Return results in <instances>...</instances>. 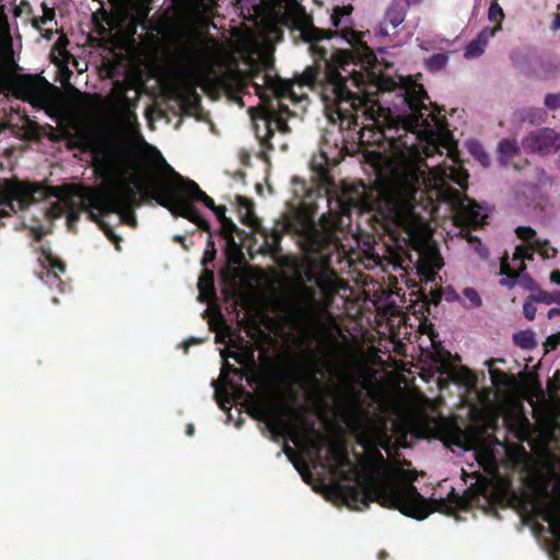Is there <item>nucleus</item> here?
Masks as SVG:
<instances>
[{"instance_id": "nucleus-1", "label": "nucleus", "mask_w": 560, "mask_h": 560, "mask_svg": "<svg viewBox=\"0 0 560 560\" xmlns=\"http://www.w3.org/2000/svg\"><path fill=\"white\" fill-rule=\"evenodd\" d=\"M364 36L352 28V66H360L370 80L366 84L364 74L352 69V85L358 89L352 91V131L361 112L392 151L390 159L377 152L369 155V163L383 182L380 196L384 209L376 213L385 229L399 233L405 242L406 234L413 238L424 231V220L416 212L419 200L427 197L445 202L451 207L458 234L479 256L487 257L488 250L469 231L485 223L486 210L451 185L465 189L467 172L454 164L427 162L435 154L441 156L443 148L455 163V142L444 118L438 116L436 107L431 109L425 104L427 92L410 77L396 80L377 75L376 56Z\"/></svg>"}, {"instance_id": "nucleus-2", "label": "nucleus", "mask_w": 560, "mask_h": 560, "mask_svg": "<svg viewBox=\"0 0 560 560\" xmlns=\"http://www.w3.org/2000/svg\"><path fill=\"white\" fill-rule=\"evenodd\" d=\"M330 20L336 31L319 28L313 24L301 30L303 40L311 44L312 54L317 61L306 67L294 81H284L272 74L269 61L258 62L253 59L247 71L237 67L226 69L215 78V85L231 98L235 97L234 94L244 92L249 84L261 100L265 97L264 91H270L275 97L295 98L294 85L317 91L332 128L326 131L318 153L311 159L312 179L326 190L329 205L335 202L339 210L328 213L350 218V183L348 178L337 183L332 173L334 167L350 155V110L342 106L350 105V72H347L350 49L336 48L327 58V49L318 45L323 39L337 36L350 44V4L335 7Z\"/></svg>"}, {"instance_id": "nucleus-3", "label": "nucleus", "mask_w": 560, "mask_h": 560, "mask_svg": "<svg viewBox=\"0 0 560 560\" xmlns=\"http://www.w3.org/2000/svg\"><path fill=\"white\" fill-rule=\"evenodd\" d=\"M361 363L358 337L352 331V511H363L376 502L406 516L424 520L432 511L450 514L463 508L464 499L455 494L448 501H428L402 469L384 458L380 447L386 444V424L376 417L362 413L359 406L355 385Z\"/></svg>"}, {"instance_id": "nucleus-4", "label": "nucleus", "mask_w": 560, "mask_h": 560, "mask_svg": "<svg viewBox=\"0 0 560 560\" xmlns=\"http://www.w3.org/2000/svg\"><path fill=\"white\" fill-rule=\"evenodd\" d=\"M254 419L264 421L272 436H288L295 445H304L315 466L328 470L329 482L324 485L325 498L334 505L350 509V456L347 446L317 431L315 422H306L301 407L282 404L279 408L257 404L250 410Z\"/></svg>"}, {"instance_id": "nucleus-5", "label": "nucleus", "mask_w": 560, "mask_h": 560, "mask_svg": "<svg viewBox=\"0 0 560 560\" xmlns=\"http://www.w3.org/2000/svg\"><path fill=\"white\" fill-rule=\"evenodd\" d=\"M165 174L150 173L141 176L138 189L143 196L166 208L174 217H182L195 223L200 230L210 232V223L201 217L195 202L212 210L215 203L199 185L183 177L164 158H161Z\"/></svg>"}, {"instance_id": "nucleus-6", "label": "nucleus", "mask_w": 560, "mask_h": 560, "mask_svg": "<svg viewBox=\"0 0 560 560\" xmlns=\"http://www.w3.org/2000/svg\"><path fill=\"white\" fill-rule=\"evenodd\" d=\"M138 183L132 187L129 182L122 180L106 194L90 187H74L71 196L66 198L67 226L77 233V223L83 210L94 207L102 213H124L130 211L138 200Z\"/></svg>"}, {"instance_id": "nucleus-7", "label": "nucleus", "mask_w": 560, "mask_h": 560, "mask_svg": "<svg viewBox=\"0 0 560 560\" xmlns=\"http://www.w3.org/2000/svg\"><path fill=\"white\" fill-rule=\"evenodd\" d=\"M515 232L526 244L516 246L511 259L509 256L501 259L500 269L504 277L500 280V283L505 287H513L518 283L530 289L533 280L525 272V260H532L535 254H538L542 259L552 258L556 256L557 249L547 240L537 238L536 232L532 228L520 226Z\"/></svg>"}, {"instance_id": "nucleus-8", "label": "nucleus", "mask_w": 560, "mask_h": 560, "mask_svg": "<svg viewBox=\"0 0 560 560\" xmlns=\"http://www.w3.org/2000/svg\"><path fill=\"white\" fill-rule=\"evenodd\" d=\"M52 189L40 183L0 179V206L18 212L47 199Z\"/></svg>"}, {"instance_id": "nucleus-9", "label": "nucleus", "mask_w": 560, "mask_h": 560, "mask_svg": "<svg viewBox=\"0 0 560 560\" xmlns=\"http://www.w3.org/2000/svg\"><path fill=\"white\" fill-rule=\"evenodd\" d=\"M522 145L525 150L539 154H550L560 150V131L552 128H539L527 133Z\"/></svg>"}, {"instance_id": "nucleus-10", "label": "nucleus", "mask_w": 560, "mask_h": 560, "mask_svg": "<svg viewBox=\"0 0 560 560\" xmlns=\"http://www.w3.org/2000/svg\"><path fill=\"white\" fill-rule=\"evenodd\" d=\"M544 520L548 523L555 542L549 548L553 560H560V500L553 499L546 508Z\"/></svg>"}, {"instance_id": "nucleus-11", "label": "nucleus", "mask_w": 560, "mask_h": 560, "mask_svg": "<svg viewBox=\"0 0 560 560\" xmlns=\"http://www.w3.org/2000/svg\"><path fill=\"white\" fill-rule=\"evenodd\" d=\"M443 260L440 254L432 247H427L419 253L417 269L427 281L436 283L438 271L442 268Z\"/></svg>"}, {"instance_id": "nucleus-12", "label": "nucleus", "mask_w": 560, "mask_h": 560, "mask_svg": "<svg viewBox=\"0 0 560 560\" xmlns=\"http://www.w3.org/2000/svg\"><path fill=\"white\" fill-rule=\"evenodd\" d=\"M287 228V224L279 220L275 223V226L271 230L266 228H256V231L265 238V243L261 246V252L264 254L277 256L281 253V241Z\"/></svg>"}, {"instance_id": "nucleus-13", "label": "nucleus", "mask_w": 560, "mask_h": 560, "mask_svg": "<svg viewBox=\"0 0 560 560\" xmlns=\"http://www.w3.org/2000/svg\"><path fill=\"white\" fill-rule=\"evenodd\" d=\"M343 406L342 421L350 429V339L343 337Z\"/></svg>"}, {"instance_id": "nucleus-14", "label": "nucleus", "mask_w": 560, "mask_h": 560, "mask_svg": "<svg viewBox=\"0 0 560 560\" xmlns=\"http://www.w3.org/2000/svg\"><path fill=\"white\" fill-rule=\"evenodd\" d=\"M43 260H40L43 267L46 269L45 277H40L49 285L60 283L58 272L66 271V264L57 256H55L50 248L42 247Z\"/></svg>"}, {"instance_id": "nucleus-15", "label": "nucleus", "mask_w": 560, "mask_h": 560, "mask_svg": "<svg viewBox=\"0 0 560 560\" xmlns=\"http://www.w3.org/2000/svg\"><path fill=\"white\" fill-rule=\"evenodd\" d=\"M500 31V26H494L492 28L486 27L479 32L476 39L471 40L465 49L464 56L466 59H475L480 57L485 48L488 45V42L495 36V34Z\"/></svg>"}, {"instance_id": "nucleus-16", "label": "nucleus", "mask_w": 560, "mask_h": 560, "mask_svg": "<svg viewBox=\"0 0 560 560\" xmlns=\"http://www.w3.org/2000/svg\"><path fill=\"white\" fill-rule=\"evenodd\" d=\"M236 201L241 222L248 226H255L257 219L254 214L253 202L244 196H236Z\"/></svg>"}, {"instance_id": "nucleus-17", "label": "nucleus", "mask_w": 560, "mask_h": 560, "mask_svg": "<svg viewBox=\"0 0 560 560\" xmlns=\"http://www.w3.org/2000/svg\"><path fill=\"white\" fill-rule=\"evenodd\" d=\"M405 20V11L399 5H392L385 15L384 22L380 27V34L385 36L387 35L386 26L390 25L393 28H396L400 25Z\"/></svg>"}, {"instance_id": "nucleus-18", "label": "nucleus", "mask_w": 560, "mask_h": 560, "mask_svg": "<svg viewBox=\"0 0 560 560\" xmlns=\"http://www.w3.org/2000/svg\"><path fill=\"white\" fill-rule=\"evenodd\" d=\"M499 161L503 166L518 154V144L515 140L503 139L498 144Z\"/></svg>"}, {"instance_id": "nucleus-19", "label": "nucleus", "mask_w": 560, "mask_h": 560, "mask_svg": "<svg viewBox=\"0 0 560 560\" xmlns=\"http://www.w3.org/2000/svg\"><path fill=\"white\" fill-rule=\"evenodd\" d=\"M198 289L200 295L205 296L206 299H212L214 296V275L212 271H202L201 276L198 279Z\"/></svg>"}, {"instance_id": "nucleus-20", "label": "nucleus", "mask_w": 560, "mask_h": 560, "mask_svg": "<svg viewBox=\"0 0 560 560\" xmlns=\"http://www.w3.org/2000/svg\"><path fill=\"white\" fill-rule=\"evenodd\" d=\"M272 124L276 125V127L280 130H288V125L287 122L280 118V117H277L275 120H271V119H267L265 121V136L261 137V144L269 149V150H272L273 147L272 144L270 143V138H272L275 136V128L272 127Z\"/></svg>"}, {"instance_id": "nucleus-21", "label": "nucleus", "mask_w": 560, "mask_h": 560, "mask_svg": "<svg viewBox=\"0 0 560 560\" xmlns=\"http://www.w3.org/2000/svg\"><path fill=\"white\" fill-rule=\"evenodd\" d=\"M225 241V255L230 262L241 264L244 260L242 245L235 241V237L224 238Z\"/></svg>"}, {"instance_id": "nucleus-22", "label": "nucleus", "mask_w": 560, "mask_h": 560, "mask_svg": "<svg viewBox=\"0 0 560 560\" xmlns=\"http://www.w3.org/2000/svg\"><path fill=\"white\" fill-rule=\"evenodd\" d=\"M456 300L467 310L481 306L482 300L476 289L467 287L463 290V299L458 295Z\"/></svg>"}, {"instance_id": "nucleus-23", "label": "nucleus", "mask_w": 560, "mask_h": 560, "mask_svg": "<svg viewBox=\"0 0 560 560\" xmlns=\"http://www.w3.org/2000/svg\"><path fill=\"white\" fill-rule=\"evenodd\" d=\"M520 117L523 121L532 125H539L546 120L547 113L542 108L527 107L521 110Z\"/></svg>"}, {"instance_id": "nucleus-24", "label": "nucleus", "mask_w": 560, "mask_h": 560, "mask_svg": "<svg viewBox=\"0 0 560 560\" xmlns=\"http://www.w3.org/2000/svg\"><path fill=\"white\" fill-rule=\"evenodd\" d=\"M176 98L184 105H190L192 107L200 105V96L197 93L196 86L190 85L186 91H176Z\"/></svg>"}, {"instance_id": "nucleus-25", "label": "nucleus", "mask_w": 560, "mask_h": 560, "mask_svg": "<svg viewBox=\"0 0 560 560\" xmlns=\"http://www.w3.org/2000/svg\"><path fill=\"white\" fill-rule=\"evenodd\" d=\"M468 150L470 154L483 166L488 167L490 165V158L488 153L485 151L483 147L476 140H470L467 142Z\"/></svg>"}, {"instance_id": "nucleus-26", "label": "nucleus", "mask_w": 560, "mask_h": 560, "mask_svg": "<svg viewBox=\"0 0 560 560\" xmlns=\"http://www.w3.org/2000/svg\"><path fill=\"white\" fill-rule=\"evenodd\" d=\"M513 340L523 349H533L536 346L535 334L532 330H523L514 334Z\"/></svg>"}, {"instance_id": "nucleus-27", "label": "nucleus", "mask_w": 560, "mask_h": 560, "mask_svg": "<svg viewBox=\"0 0 560 560\" xmlns=\"http://www.w3.org/2000/svg\"><path fill=\"white\" fill-rule=\"evenodd\" d=\"M448 62V54H435L425 60V67L431 72H438L445 68Z\"/></svg>"}, {"instance_id": "nucleus-28", "label": "nucleus", "mask_w": 560, "mask_h": 560, "mask_svg": "<svg viewBox=\"0 0 560 560\" xmlns=\"http://www.w3.org/2000/svg\"><path fill=\"white\" fill-rule=\"evenodd\" d=\"M207 233H208L207 245H206V249L203 253V257L201 259V265L205 267L212 264L217 257V248H215V243L213 241V233L211 230H210V232H207Z\"/></svg>"}, {"instance_id": "nucleus-29", "label": "nucleus", "mask_w": 560, "mask_h": 560, "mask_svg": "<svg viewBox=\"0 0 560 560\" xmlns=\"http://www.w3.org/2000/svg\"><path fill=\"white\" fill-rule=\"evenodd\" d=\"M535 303H544L547 305L550 304H560V292H545L537 291L529 296Z\"/></svg>"}, {"instance_id": "nucleus-30", "label": "nucleus", "mask_w": 560, "mask_h": 560, "mask_svg": "<svg viewBox=\"0 0 560 560\" xmlns=\"http://www.w3.org/2000/svg\"><path fill=\"white\" fill-rule=\"evenodd\" d=\"M244 231L238 229L237 225L230 218H224L220 222V235L222 238L234 237V234H243Z\"/></svg>"}, {"instance_id": "nucleus-31", "label": "nucleus", "mask_w": 560, "mask_h": 560, "mask_svg": "<svg viewBox=\"0 0 560 560\" xmlns=\"http://www.w3.org/2000/svg\"><path fill=\"white\" fill-rule=\"evenodd\" d=\"M451 376H452V378L455 382H458V383L463 384L466 387L474 386L475 381H476L475 376L472 375V373L468 369H466V368H462L458 371H453L451 373Z\"/></svg>"}, {"instance_id": "nucleus-32", "label": "nucleus", "mask_w": 560, "mask_h": 560, "mask_svg": "<svg viewBox=\"0 0 560 560\" xmlns=\"http://www.w3.org/2000/svg\"><path fill=\"white\" fill-rule=\"evenodd\" d=\"M373 240L371 237H368L366 241L363 242V252L365 253L366 257L364 261H361L360 264L363 265L365 268H374L378 265L377 256H375L372 252L373 249Z\"/></svg>"}, {"instance_id": "nucleus-33", "label": "nucleus", "mask_w": 560, "mask_h": 560, "mask_svg": "<svg viewBox=\"0 0 560 560\" xmlns=\"http://www.w3.org/2000/svg\"><path fill=\"white\" fill-rule=\"evenodd\" d=\"M97 171L103 176H112L117 171V163L114 156H108L107 159H104L97 164Z\"/></svg>"}, {"instance_id": "nucleus-34", "label": "nucleus", "mask_w": 560, "mask_h": 560, "mask_svg": "<svg viewBox=\"0 0 560 560\" xmlns=\"http://www.w3.org/2000/svg\"><path fill=\"white\" fill-rule=\"evenodd\" d=\"M488 19L491 22H494L495 26H501L502 21L504 20V12L498 2H495V1L491 2L489 10H488ZM501 28L502 27H500V30Z\"/></svg>"}, {"instance_id": "nucleus-35", "label": "nucleus", "mask_w": 560, "mask_h": 560, "mask_svg": "<svg viewBox=\"0 0 560 560\" xmlns=\"http://www.w3.org/2000/svg\"><path fill=\"white\" fill-rule=\"evenodd\" d=\"M300 90H303V89H300ZM294 93L296 94V97H295V98L290 97V96L281 97V98H280V97H276V98H277V101H278V105H279V110H280V113H282V114H289V113H290V110H289V106H288V105H285V104H283V100H287V98H288V100H291L292 102L296 103V102H301V101H303L304 98H307V93H306V92H304V91L296 92V91L294 90Z\"/></svg>"}, {"instance_id": "nucleus-36", "label": "nucleus", "mask_w": 560, "mask_h": 560, "mask_svg": "<svg viewBox=\"0 0 560 560\" xmlns=\"http://www.w3.org/2000/svg\"><path fill=\"white\" fill-rule=\"evenodd\" d=\"M92 145V139L89 135L81 133L78 136L75 141H71L69 144L70 149H79L81 151H86Z\"/></svg>"}, {"instance_id": "nucleus-37", "label": "nucleus", "mask_w": 560, "mask_h": 560, "mask_svg": "<svg viewBox=\"0 0 560 560\" xmlns=\"http://www.w3.org/2000/svg\"><path fill=\"white\" fill-rule=\"evenodd\" d=\"M67 212V207H66V199L62 200V202L60 201H56L54 202L48 211H47V215L51 219H56V218H60L61 215H63L65 213Z\"/></svg>"}, {"instance_id": "nucleus-38", "label": "nucleus", "mask_w": 560, "mask_h": 560, "mask_svg": "<svg viewBox=\"0 0 560 560\" xmlns=\"http://www.w3.org/2000/svg\"><path fill=\"white\" fill-rule=\"evenodd\" d=\"M98 228L104 232V234L107 236L108 240H110L113 243H115L116 248L120 249L119 242L121 241V237L118 236L112 226L106 223L104 220L98 224Z\"/></svg>"}, {"instance_id": "nucleus-39", "label": "nucleus", "mask_w": 560, "mask_h": 560, "mask_svg": "<svg viewBox=\"0 0 560 560\" xmlns=\"http://www.w3.org/2000/svg\"><path fill=\"white\" fill-rule=\"evenodd\" d=\"M547 108L556 110L560 108V92L555 94H547L544 101Z\"/></svg>"}, {"instance_id": "nucleus-40", "label": "nucleus", "mask_w": 560, "mask_h": 560, "mask_svg": "<svg viewBox=\"0 0 560 560\" xmlns=\"http://www.w3.org/2000/svg\"><path fill=\"white\" fill-rule=\"evenodd\" d=\"M536 311L537 310L535 307V302L530 298H528V300L523 305L524 316L528 320H533L535 318Z\"/></svg>"}, {"instance_id": "nucleus-41", "label": "nucleus", "mask_w": 560, "mask_h": 560, "mask_svg": "<svg viewBox=\"0 0 560 560\" xmlns=\"http://www.w3.org/2000/svg\"><path fill=\"white\" fill-rule=\"evenodd\" d=\"M55 18V11L54 9H50V8H47L46 5L44 7V15L40 18V22L43 24H46L48 21H51L54 20Z\"/></svg>"}, {"instance_id": "nucleus-42", "label": "nucleus", "mask_w": 560, "mask_h": 560, "mask_svg": "<svg viewBox=\"0 0 560 560\" xmlns=\"http://www.w3.org/2000/svg\"><path fill=\"white\" fill-rule=\"evenodd\" d=\"M96 210L94 207L89 208L88 210H83V212L88 213V219L97 225L103 221L98 214L94 212Z\"/></svg>"}, {"instance_id": "nucleus-43", "label": "nucleus", "mask_w": 560, "mask_h": 560, "mask_svg": "<svg viewBox=\"0 0 560 560\" xmlns=\"http://www.w3.org/2000/svg\"><path fill=\"white\" fill-rule=\"evenodd\" d=\"M213 213L215 214L219 222L224 220V218H228L225 215L226 208L224 206H217L212 209Z\"/></svg>"}, {"instance_id": "nucleus-44", "label": "nucleus", "mask_w": 560, "mask_h": 560, "mask_svg": "<svg viewBox=\"0 0 560 560\" xmlns=\"http://www.w3.org/2000/svg\"><path fill=\"white\" fill-rule=\"evenodd\" d=\"M8 25V18L4 12V7L0 4V30Z\"/></svg>"}, {"instance_id": "nucleus-45", "label": "nucleus", "mask_w": 560, "mask_h": 560, "mask_svg": "<svg viewBox=\"0 0 560 560\" xmlns=\"http://www.w3.org/2000/svg\"><path fill=\"white\" fill-rule=\"evenodd\" d=\"M550 280L553 283L560 284V271L559 270L552 271L550 275Z\"/></svg>"}, {"instance_id": "nucleus-46", "label": "nucleus", "mask_w": 560, "mask_h": 560, "mask_svg": "<svg viewBox=\"0 0 560 560\" xmlns=\"http://www.w3.org/2000/svg\"><path fill=\"white\" fill-rule=\"evenodd\" d=\"M283 452L284 454L290 458L292 459L293 455H294V451L291 446H289L287 443L283 445Z\"/></svg>"}, {"instance_id": "nucleus-47", "label": "nucleus", "mask_w": 560, "mask_h": 560, "mask_svg": "<svg viewBox=\"0 0 560 560\" xmlns=\"http://www.w3.org/2000/svg\"><path fill=\"white\" fill-rule=\"evenodd\" d=\"M351 266H352V283L355 282L357 284H359L357 278L354 276L357 273V264L354 262V258L353 257H352Z\"/></svg>"}, {"instance_id": "nucleus-48", "label": "nucleus", "mask_w": 560, "mask_h": 560, "mask_svg": "<svg viewBox=\"0 0 560 560\" xmlns=\"http://www.w3.org/2000/svg\"><path fill=\"white\" fill-rule=\"evenodd\" d=\"M221 355H222V358H224V359H226L228 357H233V358H235L238 362H241V360H240V355H238V354H234V353H229V354H228L226 350H222V351H221Z\"/></svg>"}, {"instance_id": "nucleus-49", "label": "nucleus", "mask_w": 560, "mask_h": 560, "mask_svg": "<svg viewBox=\"0 0 560 560\" xmlns=\"http://www.w3.org/2000/svg\"><path fill=\"white\" fill-rule=\"evenodd\" d=\"M32 231H33V234H34V238H35L36 241H39V240L42 238V236H43V233H42V231H40V228L33 229Z\"/></svg>"}, {"instance_id": "nucleus-50", "label": "nucleus", "mask_w": 560, "mask_h": 560, "mask_svg": "<svg viewBox=\"0 0 560 560\" xmlns=\"http://www.w3.org/2000/svg\"><path fill=\"white\" fill-rule=\"evenodd\" d=\"M195 433V427L194 424L189 423L187 427H186V434L191 436L192 434Z\"/></svg>"}, {"instance_id": "nucleus-51", "label": "nucleus", "mask_w": 560, "mask_h": 560, "mask_svg": "<svg viewBox=\"0 0 560 560\" xmlns=\"http://www.w3.org/2000/svg\"><path fill=\"white\" fill-rule=\"evenodd\" d=\"M174 241L177 242V243H180L185 248H186V245H185V237L182 236V235H175L174 236Z\"/></svg>"}, {"instance_id": "nucleus-52", "label": "nucleus", "mask_w": 560, "mask_h": 560, "mask_svg": "<svg viewBox=\"0 0 560 560\" xmlns=\"http://www.w3.org/2000/svg\"><path fill=\"white\" fill-rule=\"evenodd\" d=\"M552 25L555 28H560V13L553 19Z\"/></svg>"}, {"instance_id": "nucleus-53", "label": "nucleus", "mask_w": 560, "mask_h": 560, "mask_svg": "<svg viewBox=\"0 0 560 560\" xmlns=\"http://www.w3.org/2000/svg\"><path fill=\"white\" fill-rule=\"evenodd\" d=\"M455 444L460 447V448H466L465 447V439H462L460 436L455 441Z\"/></svg>"}, {"instance_id": "nucleus-54", "label": "nucleus", "mask_w": 560, "mask_h": 560, "mask_svg": "<svg viewBox=\"0 0 560 560\" xmlns=\"http://www.w3.org/2000/svg\"><path fill=\"white\" fill-rule=\"evenodd\" d=\"M343 254H345L343 258H345L346 262L350 266V250L347 252L346 249H343Z\"/></svg>"}, {"instance_id": "nucleus-55", "label": "nucleus", "mask_w": 560, "mask_h": 560, "mask_svg": "<svg viewBox=\"0 0 560 560\" xmlns=\"http://www.w3.org/2000/svg\"><path fill=\"white\" fill-rule=\"evenodd\" d=\"M201 342V340H198L196 338H190L187 342H186V347H188L189 345H192V343H199Z\"/></svg>"}, {"instance_id": "nucleus-56", "label": "nucleus", "mask_w": 560, "mask_h": 560, "mask_svg": "<svg viewBox=\"0 0 560 560\" xmlns=\"http://www.w3.org/2000/svg\"><path fill=\"white\" fill-rule=\"evenodd\" d=\"M352 243H355L358 246H360V240L354 235V233L351 234Z\"/></svg>"}, {"instance_id": "nucleus-57", "label": "nucleus", "mask_w": 560, "mask_h": 560, "mask_svg": "<svg viewBox=\"0 0 560 560\" xmlns=\"http://www.w3.org/2000/svg\"><path fill=\"white\" fill-rule=\"evenodd\" d=\"M350 303V299L346 298L345 300V314L348 315V304Z\"/></svg>"}, {"instance_id": "nucleus-58", "label": "nucleus", "mask_w": 560, "mask_h": 560, "mask_svg": "<svg viewBox=\"0 0 560 560\" xmlns=\"http://www.w3.org/2000/svg\"><path fill=\"white\" fill-rule=\"evenodd\" d=\"M126 222H127L128 224H136V218L131 215V217H130V220H126Z\"/></svg>"}, {"instance_id": "nucleus-59", "label": "nucleus", "mask_w": 560, "mask_h": 560, "mask_svg": "<svg viewBox=\"0 0 560 560\" xmlns=\"http://www.w3.org/2000/svg\"><path fill=\"white\" fill-rule=\"evenodd\" d=\"M1 215H10V212H9V211H7L5 209H2V210L0 211V217H1Z\"/></svg>"}, {"instance_id": "nucleus-60", "label": "nucleus", "mask_w": 560, "mask_h": 560, "mask_svg": "<svg viewBox=\"0 0 560 560\" xmlns=\"http://www.w3.org/2000/svg\"><path fill=\"white\" fill-rule=\"evenodd\" d=\"M223 338L220 335L215 336V342H222Z\"/></svg>"}, {"instance_id": "nucleus-61", "label": "nucleus", "mask_w": 560, "mask_h": 560, "mask_svg": "<svg viewBox=\"0 0 560 560\" xmlns=\"http://www.w3.org/2000/svg\"><path fill=\"white\" fill-rule=\"evenodd\" d=\"M226 366H228L231 371H233V372H235V373L237 372V369H235V368L231 366L229 363H226Z\"/></svg>"}, {"instance_id": "nucleus-62", "label": "nucleus", "mask_w": 560, "mask_h": 560, "mask_svg": "<svg viewBox=\"0 0 560 560\" xmlns=\"http://www.w3.org/2000/svg\"><path fill=\"white\" fill-rule=\"evenodd\" d=\"M547 342H548V345H550V347H551L552 349L556 347V343H555V342H552V343H551V338H549Z\"/></svg>"}, {"instance_id": "nucleus-63", "label": "nucleus", "mask_w": 560, "mask_h": 560, "mask_svg": "<svg viewBox=\"0 0 560 560\" xmlns=\"http://www.w3.org/2000/svg\"><path fill=\"white\" fill-rule=\"evenodd\" d=\"M220 408H221V409H228V407L225 406V404H224V402H220Z\"/></svg>"}, {"instance_id": "nucleus-64", "label": "nucleus", "mask_w": 560, "mask_h": 560, "mask_svg": "<svg viewBox=\"0 0 560 560\" xmlns=\"http://www.w3.org/2000/svg\"><path fill=\"white\" fill-rule=\"evenodd\" d=\"M372 359V355H369L365 360V364H368L369 362H371L370 360Z\"/></svg>"}]
</instances>
